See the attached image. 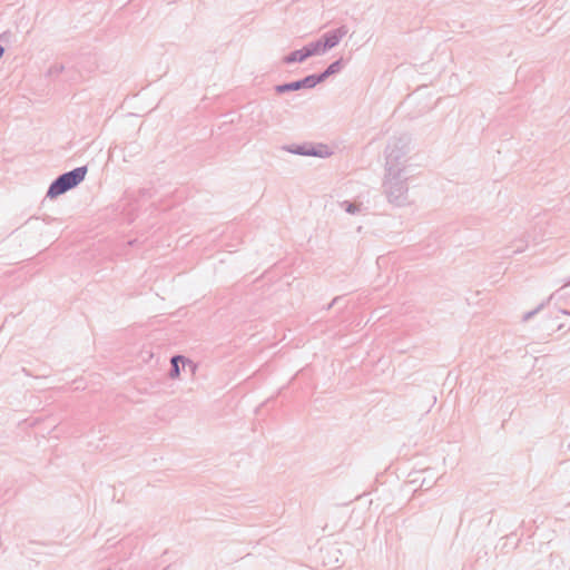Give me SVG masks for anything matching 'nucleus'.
I'll use <instances>...</instances> for the list:
<instances>
[{"mask_svg": "<svg viewBox=\"0 0 570 570\" xmlns=\"http://www.w3.org/2000/svg\"><path fill=\"white\" fill-rule=\"evenodd\" d=\"M411 150L412 138L409 135L391 137L384 150V171L410 174Z\"/></svg>", "mask_w": 570, "mask_h": 570, "instance_id": "obj_1", "label": "nucleus"}, {"mask_svg": "<svg viewBox=\"0 0 570 570\" xmlns=\"http://www.w3.org/2000/svg\"><path fill=\"white\" fill-rule=\"evenodd\" d=\"M410 174L384 171L382 190L389 204L395 207H405L409 200Z\"/></svg>", "mask_w": 570, "mask_h": 570, "instance_id": "obj_2", "label": "nucleus"}, {"mask_svg": "<svg viewBox=\"0 0 570 570\" xmlns=\"http://www.w3.org/2000/svg\"><path fill=\"white\" fill-rule=\"evenodd\" d=\"M87 166L77 167L58 176L49 186L47 197L56 198L78 186L86 177Z\"/></svg>", "mask_w": 570, "mask_h": 570, "instance_id": "obj_3", "label": "nucleus"}, {"mask_svg": "<svg viewBox=\"0 0 570 570\" xmlns=\"http://www.w3.org/2000/svg\"><path fill=\"white\" fill-rule=\"evenodd\" d=\"M283 150L298 156H311V157H317V158H327L330 157L333 151L331 148L325 144H312V142H305L302 145H286L283 146Z\"/></svg>", "mask_w": 570, "mask_h": 570, "instance_id": "obj_4", "label": "nucleus"}, {"mask_svg": "<svg viewBox=\"0 0 570 570\" xmlns=\"http://www.w3.org/2000/svg\"><path fill=\"white\" fill-rule=\"evenodd\" d=\"M315 86H316V82L314 80L313 75H308L305 78L296 80V81L277 85V86H275V91L277 94H285L288 91H296V90H301V89H312Z\"/></svg>", "mask_w": 570, "mask_h": 570, "instance_id": "obj_5", "label": "nucleus"}, {"mask_svg": "<svg viewBox=\"0 0 570 570\" xmlns=\"http://www.w3.org/2000/svg\"><path fill=\"white\" fill-rule=\"evenodd\" d=\"M347 32L348 29L345 26H341L336 29L325 32L321 39L325 50L328 51L335 48L347 35Z\"/></svg>", "mask_w": 570, "mask_h": 570, "instance_id": "obj_6", "label": "nucleus"}, {"mask_svg": "<svg viewBox=\"0 0 570 570\" xmlns=\"http://www.w3.org/2000/svg\"><path fill=\"white\" fill-rule=\"evenodd\" d=\"M179 363H181L184 366L188 365L191 368V372L195 373L197 365L189 358L183 356V355H175L170 358V371H169V377L170 379H177L180 375V367Z\"/></svg>", "mask_w": 570, "mask_h": 570, "instance_id": "obj_7", "label": "nucleus"}, {"mask_svg": "<svg viewBox=\"0 0 570 570\" xmlns=\"http://www.w3.org/2000/svg\"><path fill=\"white\" fill-rule=\"evenodd\" d=\"M342 62H343L342 58L337 59L334 62H332L322 73L313 75L316 85L323 82L330 76L338 72L342 69Z\"/></svg>", "mask_w": 570, "mask_h": 570, "instance_id": "obj_8", "label": "nucleus"}, {"mask_svg": "<svg viewBox=\"0 0 570 570\" xmlns=\"http://www.w3.org/2000/svg\"><path fill=\"white\" fill-rule=\"evenodd\" d=\"M338 207L344 210L345 213L356 216V215H364L366 212V208L363 206L362 203H352L350 200H342L338 203Z\"/></svg>", "mask_w": 570, "mask_h": 570, "instance_id": "obj_9", "label": "nucleus"}, {"mask_svg": "<svg viewBox=\"0 0 570 570\" xmlns=\"http://www.w3.org/2000/svg\"><path fill=\"white\" fill-rule=\"evenodd\" d=\"M307 58H308V55H307L305 48L303 47L302 49L294 50L289 55L285 56L283 58V62L285 65H292L295 62H303Z\"/></svg>", "mask_w": 570, "mask_h": 570, "instance_id": "obj_10", "label": "nucleus"}, {"mask_svg": "<svg viewBox=\"0 0 570 570\" xmlns=\"http://www.w3.org/2000/svg\"><path fill=\"white\" fill-rule=\"evenodd\" d=\"M304 48L308 55V58L314 55H323L326 52L321 39L307 43L306 46H304Z\"/></svg>", "mask_w": 570, "mask_h": 570, "instance_id": "obj_11", "label": "nucleus"}, {"mask_svg": "<svg viewBox=\"0 0 570 570\" xmlns=\"http://www.w3.org/2000/svg\"><path fill=\"white\" fill-rule=\"evenodd\" d=\"M570 286V281L564 283L559 289H557L552 295L551 298H560L563 296V291Z\"/></svg>", "mask_w": 570, "mask_h": 570, "instance_id": "obj_12", "label": "nucleus"}, {"mask_svg": "<svg viewBox=\"0 0 570 570\" xmlns=\"http://www.w3.org/2000/svg\"><path fill=\"white\" fill-rule=\"evenodd\" d=\"M535 313H537V309H535V311H532V312H528V313L524 315L523 320H524V321L529 320V318H530L532 315H534Z\"/></svg>", "mask_w": 570, "mask_h": 570, "instance_id": "obj_13", "label": "nucleus"}, {"mask_svg": "<svg viewBox=\"0 0 570 570\" xmlns=\"http://www.w3.org/2000/svg\"><path fill=\"white\" fill-rule=\"evenodd\" d=\"M4 55V48L3 46L0 45V59L3 57Z\"/></svg>", "mask_w": 570, "mask_h": 570, "instance_id": "obj_14", "label": "nucleus"}, {"mask_svg": "<svg viewBox=\"0 0 570 570\" xmlns=\"http://www.w3.org/2000/svg\"><path fill=\"white\" fill-rule=\"evenodd\" d=\"M167 567H164V568H160V567H155L153 570H166Z\"/></svg>", "mask_w": 570, "mask_h": 570, "instance_id": "obj_15", "label": "nucleus"}, {"mask_svg": "<svg viewBox=\"0 0 570 570\" xmlns=\"http://www.w3.org/2000/svg\"><path fill=\"white\" fill-rule=\"evenodd\" d=\"M562 314H566V315H570V312L566 311V309H562L561 311Z\"/></svg>", "mask_w": 570, "mask_h": 570, "instance_id": "obj_16", "label": "nucleus"}]
</instances>
